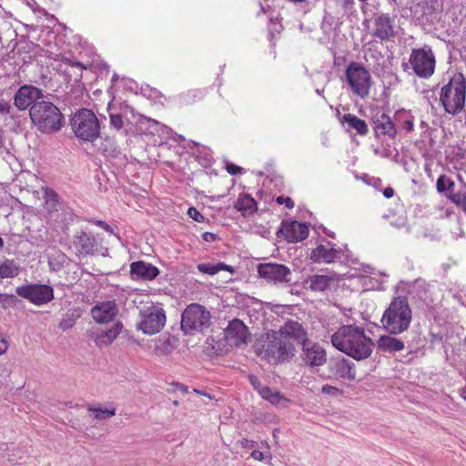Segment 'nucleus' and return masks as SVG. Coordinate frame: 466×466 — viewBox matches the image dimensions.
Returning a JSON list of instances; mask_svg holds the SVG:
<instances>
[{
	"instance_id": "f257e3e1",
	"label": "nucleus",
	"mask_w": 466,
	"mask_h": 466,
	"mask_svg": "<svg viewBox=\"0 0 466 466\" xmlns=\"http://www.w3.org/2000/svg\"><path fill=\"white\" fill-rule=\"evenodd\" d=\"M302 335L303 329L299 322L288 321L279 330L262 335L255 343V350L269 363L277 364L294 356V342Z\"/></svg>"
},
{
	"instance_id": "f03ea898",
	"label": "nucleus",
	"mask_w": 466,
	"mask_h": 466,
	"mask_svg": "<svg viewBox=\"0 0 466 466\" xmlns=\"http://www.w3.org/2000/svg\"><path fill=\"white\" fill-rule=\"evenodd\" d=\"M374 274L375 268L370 265H361L360 268H354L345 273L322 268V291H338L339 289L356 291L381 289L382 282L371 277Z\"/></svg>"
},
{
	"instance_id": "7ed1b4c3",
	"label": "nucleus",
	"mask_w": 466,
	"mask_h": 466,
	"mask_svg": "<svg viewBox=\"0 0 466 466\" xmlns=\"http://www.w3.org/2000/svg\"><path fill=\"white\" fill-rule=\"evenodd\" d=\"M332 345L357 360L367 359L373 349L371 339L365 334L364 329L354 325H346L331 336Z\"/></svg>"
},
{
	"instance_id": "20e7f679",
	"label": "nucleus",
	"mask_w": 466,
	"mask_h": 466,
	"mask_svg": "<svg viewBox=\"0 0 466 466\" xmlns=\"http://www.w3.org/2000/svg\"><path fill=\"white\" fill-rule=\"evenodd\" d=\"M411 309L405 297L395 298L384 311L381 318L383 328L390 333L398 335L410 328Z\"/></svg>"
},
{
	"instance_id": "39448f33",
	"label": "nucleus",
	"mask_w": 466,
	"mask_h": 466,
	"mask_svg": "<svg viewBox=\"0 0 466 466\" xmlns=\"http://www.w3.org/2000/svg\"><path fill=\"white\" fill-rule=\"evenodd\" d=\"M30 117L42 133L57 132L62 127L63 115L48 101L35 103L30 108Z\"/></svg>"
},
{
	"instance_id": "423d86ee",
	"label": "nucleus",
	"mask_w": 466,
	"mask_h": 466,
	"mask_svg": "<svg viewBox=\"0 0 466 466\" xmlns=\"http://www.w3.org/2000/svg\"><path fill=\"white\" fill-rule=\"evenodd\" d=\"M465 79L462 74H456L442 86L440 100L445 111L456 115L462 110L465 104Z\"/></svg>"
},
{
	"instance_id": "0eeeda50",
	"label": "nucleus",
	"mask_w": 466,
	"mask_h": 466,
	"mask_svg": "<svg viewBox=\"0 0 466 466\" xmlns=\"http://www.w3.org/2000/svg\"><path fill=\"white\" fill-rule=\"evenodd\" d=\"M167 317L163 308L151 303L142 307L139 310V320L137 329L146 335H155L160 332L166 325Z\"/></svg>"
},
{
	"instance_id": "6e6552de",
	"label": "nucleus",
	"mask_w": 466,
	"mask_h": 466,
	"mask_svg": "<svg viewBox=\"0 0 466 466\" xmlns=\"http://www.w3.org/2000/svg\"><path fill=\"white\" fill-rule=\"evenodd\" d=\"M435 56L431 48L425 46L421 48L412 49L410 55L409 63L402 64L404 70L409 66L420 78H429L434 74Z\"/></svg>"
},
{
	"instance_id": "1a4fd4ad",
	"label": "nucleus",
	"mask_w": 466,
	"mask_h": 466,
	"mask_svg": "<svg viewBox=\"0 0 466 466\" xmlns=\"http://www.w3.org/2000/svg\"><path fill=\"white\" fill-rule=\"evenodd\" d=\"M72 128L76 136L85 141H94L98 137L100 132L97 117L86 108L75 114L72 119Z\"/></svg>"
},
{
	"instance_id": "9d476101",
	"label": "nucleus",
	"mask_w": 466,
	"mask_h": 466,
	"mask_svg": "<svg viewBox=\"0 0 466 466\" xmlns=\"http://www.w3.org/2000/svg\"><path fill=\"white\" fill-rule=\"evenodd\" d=\"M345 75L350 91L355 96L361 98L369 96L372 79L370 73L364 66L352 62L348 66Z\"/></svg>"
},
{
	"instance_id": "9b49d317",
	"label": "nucleus",
	"mask_w": 466,
	"mask_h": 466,
	"mask_svg": "<svg viewBox=\"0 0 466 466\" xmlns=\"http://www.w3.org/2000/svg\"><path fill=\"white\" fill-rule=\"evenodd\" d=\"M210 323V313L199 304H191L186 308L181 318V329L189 333L202 331Z\"/></svg>"
},
{
	"instance_id": "f8f14e48",
	"label": "nucleus",
	"mask_w": 466,
	"mask_h": 466,
	"mask_svg": "<svg viewBox=\"0 0 466 466\" xmlns=\"http://www.w3.org/2000/svg\"><path fill=\"white\" fill-rule=\"evenodd\" d=\"M258 273L260 278L274 284L288 283L291 281L290 269L282 264L264 263L258 266Z\"/></svg>"
},
{
	"instance_id": "ddd939ff",
	"label": "nucleus",
	"mask_w": 466,
	"mask_h": 466,
	"mask_svg": "<svg viewBox=\"0 0 466 466\" xmlns=\"http://www.w3.org/2000/svg\"><path fill=\"white\" fill-rule=\"evenodd\" d=\"M16 293L35 305L46 304L54 298V290L48 285L34 284L21 286L16 289Z\"/></svg>"
},
{
	"instance_id": "4468645a",
	"label": "nucleus",
	"mask_w": 466,
	"mask_h": 466,
	"mask_svg": "<svg viewBox=\"0 0 466 466\" xmlns=\"http://www.w3.org/2000/svg\"><path fill=\"white\" fill-rule=\"evenodd\" d=\"M375 137L381 141L394 139L397 134L395 124L385 113L378 112L372 117Z\"/></svg>"
},
{
	"instance_id": "2eb2a0df",
	"label": "nucleus",
	"mask_w": 466,
	"mask_h": 466,
	"mask_svg": "<svg viewBox=\"0 0 466 466\" xmlns=\"http://www.w3.org/2000/svg\"><path fill=\"white\" fill-rule=\"evenodd\" d=\"M43 97V92L41 89L30 86L25 85L16 91L14 96V104L19 110H25L29 106H33L35 103H39L40 98Z\"/></svg>"
},
{
	"instance_id": "dca6fc26",
	"label": "nucleus",
	"mask_w": 466,
	"mask_h": 466,
	"mask_svg": "<svg viewBox=\"0 0 466 466\" xmlns=\"http://www.w3.org/2000/svg\"><path fill=\"white\" fill-rule=\"evenodd\" d=\"M249 333L248 328L239 319H233L225 329V338L230 346L239 347L246 344Z\"/></svg>"
},
{
	"instance_id": "f3484780",
	"label": "nucleus",
	"mask_w": 466,
	"mask_h": 466,
	"mask_svg": "<svg viewBox=\"0 0 466 466\" xmlns=\"http://www.w3.org/2000/svg\"><path fill=\"white\" fill-rule=\"evenodd\" d=\"M118 314V308L114 300L97 303L91 309L93 319L99 324L108 323Z\"/></svg>"
},
{
	"instance_id": "a211bd4d",
	"label": "nucleus",
	"mask_w": 466,
	"mask_h": 466,
	"mask_svg": "<svg viewBox=\"0 0 466 466\" xmlns=\"http://www.w3.org/2000/svg\"><path fill=\"white\" fill-rule=\"evenodd\" d=\"M280 233L289 242H299L309 236L308 227L298 221H286L282 223Z\"/></svg>"
},
{
	"instance_id": "6ab92c4d",
	"label": "nucleus",
	"mask_w": 466,
	"mask_h": 466,
	"mask_svg": "<svg viewBox=\"0 0 466 466\" xmlns=\"http://www.w3.org/2000/svg\"><path fill=\"white\" fill-rule=\"evenodd\" d=\"M123 329L121 322H115L108 329L97 328L93 331V339L98 346H108L110 345L120 334Z\"/></svg>"
},
{
	"instance_id": "aec40b11",
	"label": "nucleus",
	"mask_w": 466,
	"mask_h": 466,
	"mask_svg": "<svg viewBox=\"0 0 466 466\" xmlns=\"http://www.w3.org/2000/svg\"><path fill=\"white\" fill-rule=\"evenodd\" d=\"M159 273L157 268L150 263L137 261L130 266V274L133 279L151 280Z\"/></svg>"
},
{
	"instance_id": "412c9836",
	"label": "nucleus",
	"mask_w": 466,
	"mask_h": 466,
	"mask_svg": "<svg viewBox=\"0 0 466 466\" xmlns=\"http://www.w3.org/2000/svg\"><path fill=\"white\" fill-rule=\"evenodd\" d=\"M373 35L382 41L394 35L393 22L389 15H380L375 18Z\"/></svg>"
},
{
	"instance_id": "4be33fe9",
	"label": "nucleus",
	"mask_w": 466,
	"mask_h": 466,
	"mask_svg": "<svg viewBox=\"0 0 466 466\" xmlns=\"http://www.w3.org/2000/svg\"><path fill=\"white\" fill-rule=\"evenodd\" d=\"M302 360L311 366L318 367L320 365V346L318 342L305 339L302 341Z\"/></svg>"
},
{
	"instance_id": "5701e85b",
	"label": "nucleus",
	"mask_w": 466,
	"mask_h": 466,
	"mask_svg": "<svg viewBox=\"0 0 466 466\" xmlns=\"http://www.w3.org/2000/svg\"><path fill=\"white\" fill-rule=\"evenodd\" d=\"M95 243V238L84 231L77 233L73 240V246L79 255L92 254Z\"/></svg>"
},
{
	"instance_id": "b1692460",
	"label": "nucleus",
	"mask_w": 466,
	"mask_h": 466,
	"mask_svg": "<svg viewBox=\"0 0 466 466\" xmlns=\"http://www.w3.org/2000/svg\"><path fill=\"white\" fill-rule=\"evenodd\" d=\"M346 258L345 251L341 248H336L332 242L322 243V262L335 263L342 261Z\"/></svg>"
},
{
	"instance_id": "393cba45",
	"label": "nucleus",
	"mask_w": 466,
	"mask_h": 466,
	"mask_svg": "<svg viewBox=\"0 0 466 466\" xmlns=\"http://www.w3.org/2000/svg\"><path fill=\"white\" fill-rule=\"evenodd\" d=\"M378 348L382 352H397L404 349V343L399 339L390 335H383L378 340Z\"/></svg>"
},
{
	"instance_id": "a878e982",
	"label": "nucleus",
	"mask_w": 466,
	"mask_h": 466,
	"mask_svg": "<svg viewBox=\"0 0 466 466\" xmlns=\"http://www.w3.org/2000/svg\"><path fill=\"white\" fill-rule=\"evenodd\" d=\"M342 122L346 125L347 128L356 130V132L360 136H365L369 131L366 122L355 115L345 114L343 116Z\"/></svg>"
},
{
	"instance_id": "bb28decb",
	"label": "nucleus",
	"mask_w": 466,
	"mask_h": 466,
	"mask_svg": "<svg viewBox=\"0 0 466 466\" xmlns=\"http://www.w3.org/2000/svg\"><path fill=\"white\" fill-rule=\"evenodd\" d=\"M235 208L242 212L243 216H249L256 212L257 203L248 195H240L235 204Z\"/></svg>"
},
{
	"instance_id": "cd10ccee",
	"label": "nucleus",
	"mask_w": 466,
	"mask_h": 466,
	"mask_svg": "<svg viewBox=\"0 0 466 466\" xmlns=\"http://www.w3.org/2000/svg\"><path fill=\"white\" fill-rule=\"evenodd\" d=\"M335 365L337 368L336 373L339 377L347 380H354L356 376V371L353 368L354 364L350 361L346 360L345 359H339L335 361Z\"/></svg>"
},
{
	"instance_id": "c85d7f7f",
	"label": "nucleus",
	"mask_w": 466,
	"mask_h": 466,
	"mask_svg": "<svg viewBox=\"0 0 466 466\" xmlns=\"http://www.w3.org/2000/svg\"><path fill=\"white\" fill-rule=\"evenodd\" d=\"M197 268L200 272L210 276H213L221 270L229 271L231 273L234 271L231 266L227 265L223 262H219L217 264L200 263L197 266Z\"/></svg>"
},
{
	"instance_id": "c756f323",
	"label": "nucleus",
	"mask_w": 466,
	"mask_h": 466,
	"mask_svg": "<svg viewBox=\"0 0 466 466\" xmlns=\"http://www.w3.org/2000/svg\"><path fill=\"white\" fill-rule=\"evenodd\" d=\"M132 108L128 106H125L121 107V111L119 113H110V125L115 129L119 130L124 126V120H129L127 117L128 113H132Z\"/></svg>"
},
{
	"instance_id": "7c9ffc66",
	"label": "nucleus",
	"mask_w": 466,
	"mask_h": 466,
	"mask_svg": "<svg viewBox=\"0 0 466 466\" xmlns=\"http://www.w3.org/2000/svg\"><path fill=\"white\" fill-rule=\"evenodd\" d=\"M396 121L400 125V127L410 132L414 128V117L410 115V112L406 110H399L395 114Z\"/></svg>"
},
{
	"instance_id": "2f4dec72",
	"label": "nucleus",
	"mask_w": 466,
	"mask_h": 466,
	"mask_svg": "<svg viewBox=\"0 0 466 466\" xmlns=\"http://www.w3.org/2000/svg\"><path fill=\"white\" fill-rule=\"evenodd\" d=\"M18 275V268L13 260H5L0 263V279L14 278Z\"/></svg>"
},
{
	"instance_id": "473e14b6",
	"label": "nucleus",
	"mask_w": 466,
	"mask_h": 466,
	"mask_svg": "<svg viewBox=\"0 0 466 466\" xmlns=\"http://www.w3.org/2000/svg\"><path fill=\"white\" fill-rule=\"evenodd\" d=\"M449 199L458 208L466 211V190L464 188L454 192L451 190L448 195Z\"/></svg>"
},
{
	"instance_id": "72a5a7b5",
	"label": "nucleus",
	"mask_w": 466,
	"mask_h": 466,
	"mask_svg": "<svg viewBox=\"0 0 466 466\" xmlns=\"http://www.w3.org/2000/svg\"><path fill=\"white\" fill-rule=\"evenodd\" d=\"M260 396L272 404H279L283 399L279 391H275L268 387H263L258 390Z\"/></svg>"
},
{
	"instance_id": "f704fd0d",
	"label": "nucleus",
	"mask_w": 466,
	"mask_h": 466,
	"mask_svg": "<svg viewBox=\"0 0 466 466\" xmlns=\"http://www.w3.org/2000/svg\"><path fill=\"white\" fill-rule=\"evenodd\" d=\"M454 185V181H452L450 177L445 175H441L437 179L436 188L439 193H443L447 190L451 192Z\"/></svg>"
},
{
	"instance_id": "c9c22d12",
	"label": "nucleus",
	"mask_w": 466,
	"mask_h": 466,
	"mask_svg": "<svg viewBox=\"0 0 466 466\" xmlns=\"http://www.w3.org/2000/svg\"><path fill=\"white\" fill-rule=\"evenodd\" d=\"M89 411L95 413V418L99 420H106L116 415V409L88 408Z\"/></svg>"
},
{
	"instance_id": "e433bc0d",
	"label": "nucleus",
	"mask_w": 466,
	"mask_h": 466,
	"mask_svg": "<svg viewBox=\"0 0 466 466\" xmlns=\"http://www.w3.org/2000/svg\"><path fill=\"white\" fill-rule=\"evenodd\" d=\"M45 198L46 199L47 205H49L51 208L56 209V207L58 205V196L54 190L50 188H46Z\"/></svg>"
},
{
	"instance_id": "4c0bfd02",
	"label": "nucleus",
	"mask_w": 466,
	"mask_h": 466,
	"mask_svg": "<svg viewBox=\"0 0 466 466\" xmlns=\"http://www.w3.org/2000/svg\"><path fill=\"white\" fill-rule=\"evenodd\" d=\"M305 289L312 291L320 290V276L314 275L305 281Z\"/></svg>"
},
{
	"instance_id": "58836bf2",
	"label": "nucleus",
	"mask_w": 466,
	"mask_h": 466,
	"mask_svg": "<svg viewBox=\"0 0 466 466\" xmlns=\"http://www.w3.org/2000/svg\"><path fill=\"white\" fill-rule=\"evenodd\" d=\"M66 261V258L64 254L58 255V259L50 258L48 264L53 270H59L63 264Z\"/></svg>"
},
{
	"instance_id": "ea45409f",
	"label": "nucleus",
	"mask_w": 466,
	"mask_h": 466,
	"mask_svg": "<svg viewBox=\"0 0 466 466\" xmlns=\"http://www.w3.org/2000/svg\"><path fill=\"white\" fill-rule=\"evenodd\" d=\"M76 319V318L73 315L63 318L59 323V328L63 330L72 328L75 324Z\"/></svg>"
},
{
	"instance_id": "a19ab883",
	"label": "nucleus",
	"mask_w": 466,
	"mask_h": 466,
	"mask_svg": "<svg viewBox=\"0 0 466 466\" xmlns=\"http://www.w3.org/2000/svg\"><path fill=\"white\" fill-rule=\"evenodd\" d=\"M187 214L195 221L201 222L204 219L203 215L195 208H189Z\"/></svg>"
},
{
	"instance_id": "79ce46f5",
	"label": "nucleus",
	"mask_w": 466,
	"mask_h": 466,
	"mask_svg": "<svg viewBox=\"0 0 466 466\" xmlns=\"http://www.w3.org/2000/svg\"><path fill=\"white\" fill-rule=\"evenodd\" d=\"M276 201L280 205L284 204L288 208H292L294 207V202L290 198L280 196L277 198Z\"/></svg>"
},
{
	"instance_id": "37998d69",
	"label": "nucleus",
	"mask_w": 466,
	"mask_h": 466,
	"mask_svg": "<svg viewBox=\"0 0 466 466\" xmlns=\"http://www.w3.org/2000/svg\"><path fill=\"white\" fill-rule=\"evenodd\" d=\"M11 110V105L9 102L5 99H0V114L5 115L9 114Z\"/></svg>"
},
{
	"instance_id": "c03bdc74",
	"label": "nucleus",
	"mask_w": 466,
	"mask_h": 466,
	"mask_svg": "<svg viewBox=\"0 0 466 466\" xmlns=\"http://www.w3.org/2000/svg\"><path fill=\"white\" fill-rule=\"evenodd\" d=\"M322 393H327L329 395H338L340 394V390L338 388L332 387V386H322Z\"/></svg>"
},
{
	"instance_id": "a18cd8bd",
	"label": "nucleus",
	"mask_w": 466,
	"mask_h": 466,
	"mask_svg": "<svg viewBox=\"0 0 466 466\" xmlns=\"http://www.w3.org/2000/svg\"><path fill=\"white\" fill-rule=\"evenodd\" d=\"M251 457L256 461H262L266 458H268L269 455L265 454L264 452L259 451H253V452L251 453Z\"/></svg>"
},
{
	"instance_id": "49530a36",
	"label": "nucleus",
	"mask_w": 466,
	"mask_h": 466,
	"mask_svg": "<svg viewBox=\"0 0 466 466\" xmlns=\"http://www.w3.org/2000/svg\"><path fill=\"white\" fill-rule=\"evenodd\" d=\"M227 170L229 174L236 175V174L240 173L242 171V168L238 166L230 164V165H228Z\"/></svg>"
},
{
	"instance_id": "de8ad7c7",
	"label": "nucleus",
	"mask_w": 466,
	"mask_h": 466,
	"mask_svg": "<svg viewBox=\"0 0 466 466\" xmlns=\"http://www.w3.org/2000/svg\"><path fill=\"white\" fill-rule=\"evenodd\" d=\"M8 348L7 341L3 337V335H0V355L5 353Z\"/></svg>"
},
{
	"instance_id": "09e8293b",
	"label": "nucleus",
	"mask_w": 466,
	"mask_h": 466,
	"mask_svg": "<svg viewBox=\"0 0 466 466\" xmlns=\"http://www.w3.org/2000/svg\"><path fill=\"white\" fill-rule=\"evenodd\" d=\"M202 237H203V239L208 242H212V241L216 240V238H217V236L214 233H210V232H205Z\"/></svg>"
},
{
	"instance_id": "8fccbe9b",
	"label": "nucleus",
	"mask_w": 466,
	"mask_h": 466,
	"mask_svg": "<svg viewBox=\"0 0 466 466\" xmlns=\"http://www.w3.org/2000/svg\"><path fill=\"white\" fill-rule=\"evenodd\" d=\"M383 195L386 198H390L393 197L394 195V190L392 187H386L384 190H383Z\"/></svg>"
},
{
	"instance_id": "3c124183",
	"label": "nucleus",
	"mask_w": 466,
	"mask_h": 466,
	"mask_svg": "<svg viewBox=\"0 0 466 466\" xmlns=\"http://www.w3.org/2000/svg\"><path fill=\"white\" fill-rule=\"evenodd\" d=\"M318 256H320V246L312 250L311 258L318 260Z\"/></svg>"
},
{
	"instance_id": "603ef678",
	"label": "nucleus",
	"mask_w": 466,
	"mask_h": 466,
	"mask_svg": "<svg viewBox=\"0 0 466 466\" xmlns=\"http://www.w3.org/2000/svg\"><path fill=\"white\" fill-rule=\"evenodd\" d=\"M14 296H9L6 294H0V302H5L7 299H13Z\"/></svg>"
},
{
	"instance_id": "864d4df0",
	"label": "nucleus",
	"mask_w": 466,
	"mask_h": 466,
	"mask_svg": "<svg viewBox=\"0 0 466 466\" xmlns=\"http://www.w3.org/2000/svg\"><path fill=\"white\" fill-rule=\"evenodd\" d=\"M97 224H98L101 228H103L104 229H106V230H107V231H109V230H110V226H109V225H107V224H106L105 222H103V221H98V222H97Z\"/></svg>"
},
{
	"instance_id": "5fc2aeb1",
	"label": "nucleus",
	"mask_w": 466,
	"mask_h": 466,
	"mask_svg": "<svg viewBox=\"0 0 466 466\" xmlns=\"http://www.w3.org/2000/svg\"><path fill=\"white\" fill-rule=\"evenodd\" d=\"M249 380H250L251 384H252L256 389H258V382L257 379H256L255 377L251 376V377L249 378Z\"/></svg>"
},
{
	"instance_id": "6e6d98bb",
	"label": "nucleus",
	"mask_w": 466,
	"mask_h": 466,
	"mask_svg": "<svg viewBox=\"0 0 466 466\" xmlns=\"http://www.w3.org/2000/svg\"><path fill=\"white\" fill-rule=\"evenodd\" d=\"M460 395L466 400V386L460 390Z\"/></svg>"
},
{
	"instance_id": "4d7b16f0",
	"label": "nucleus",
	"mask_w": 466,
	"mask_h": 466,
	"mask_svg": "<svg viewBox=\"0 0 466 466\" xmlns=\"http://www.w3.org/2000/svg\"><path fill=\"white\" fill-rule=\"evenodd\" d=\"M5 139L3 137V131L0 129V147H4Z\"/></svg>"
},
{
	"instance_id": "13d9d810",
	"label": "nucleus",
	"mask_w": 466,
	"mask_h": 466,
	"mask_svg": "<svg viewBox=\"0 0 466 466\" xmlns=\"http://www.w3.org/2000/svg\"><path fill=\"white\" fill-rule=\"evenodd\" d=\"M321 230H322V232H324L325 234L329 235V237L334 238V234L328 233L327 229L323 226L321 228Z\"/></svg>"
},
{
	"instance_id": "bf43d9fd",
	"label": "nucleus",
	"mask_w": 466,
	"mask_h": 466,
	"mask_svg": "<svg viewBox=\"0 0 466 466\" xmlns=\"http://www.w3.org/2000/svg\"><path fill=\"white\" fill-rule=\"evenodd\" d=\"M72 66H77L79 68H84V66H82V64L80 62H75L72 64Z\"/></svg>"
},
{
	"instance_id": "052dcab7",
	"label": "nucleus",
	"mask_w": 466,
	"mask_h": 466,
	"mask_svg": "<svg viewBox=\"0 0 466 466\" xmlns=\"http://www.w3.org/2000/svg\"><path fill=\"white\" fill-rule=\"evenodd\" d=\"M247 443H250V444H247V447L248 448H252L253 447V442L252 441H246Z\"/></svg>"
},
{
	"instance_id": "680f3d73",
	"label": "nucleus",
	"mask_w": 466,
	"mask_h": 466,
	"mask_svg": "<svg viewBox=\"0 0 466 466\" xmlns=\"http://www.w3.org/2000/svg\"><path fill=\"white\" fill-rule=\"evenodd\" d=\"M3 246V240L2 238H0V248Z\"/></svg>"
},
{
	"instance_id": "e2e57ef3",
	"label": "nucleus",
	"mask_w": 466,
	"mask_h": 466,
	"mask_svg": "<svg viewBox=\"0 0 466 466\" xmlns=\"http://www.w3.org/2000/svg\"><path fill=\"white\" fill-rule=\"evenodd\" d=\"M322 356L324 355V350H321Z\"/></svg>"
}]
</instances>
